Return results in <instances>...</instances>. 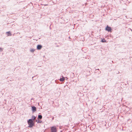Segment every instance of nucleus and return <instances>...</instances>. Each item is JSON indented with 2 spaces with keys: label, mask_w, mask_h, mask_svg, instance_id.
<instances>
[{
  "label": "nucleus",
  "mask_w": 132,
  "mask_h": 132,
  "mask_svg": "<svg viewBox=\"0 0 132 132\" xmlns=\"http://www.w3.org/2000/svg\"><path fill=\"white\" fill-rule=\"evenodd\" d=\"M51 132H56L57 130L55 126L52 127L51 128Z\"/></svg>",
  "instance_id": "f03ea898"
},
{
  "label": "nucleus",
  "mask_w": 132,
  "mask_h": 132,
  "mask_svg": "<svg viewBox=\"0 0 132 132\" xmlns=\"http://www.w3.org/2000/svg\"><path fill=\"white\" fill-rule=\"evenodd\" d=\"M37 121V122H37V121Z\"/></svg>",
  "instance_id": "ddd939ff"
},
{
  "label": "nucleus",
  "mask_w": 132,
  "mask_h": 132,
  "mask_svg": "<svg viewBox=\"0 0 132 132\" xmlns=\"http://www.w3.org/2000/svg\"><path fill=\"white\" fill-rule=\"evenodd\" d=\"M2 50V49L1 48H0V50Z\"/></svg>",
  "instance_id": "f8f14e48"
},
{
  "label": "nucleus",
  "mask_w": 132,
  "mask_h": 132,
  "mask_svg": "<svg viewBox=\"0 0 132 132\" xmlns=\"http://www.w3.org/2000/svg\"><path fill=\"white\" fill-rule=\"evenodd\" d=\"M64 80L65 78L63 76H62V78H61L60 79V80L61 81H63Z\"/></svg>",
  "instance_id": "423d86ee"
},
{
  "label": "nucleus",
  "mask_w": 132,
  "mask_h": 132,
  "mask_svg": "<svg viewBox=\"0 0 132 132\" xmlns=\"http://www.w3.org/2000/svg\"><path fill=\"white\" fill-rule=\"evenodd\" d=\"M42 118V116L41 115H39L38 116V119H41Z\"/></svg>",
  "instance_id": "6e6552de"
},
{
  "label": "nucleus",
  "mask_w": 132,
  "mask_h": 132,
  "mask_svg": "<svg viewBox=\"0 0 132 132\" xmlns=\"http://www.w3.org/2000/svg\"><path fill=\"white\" fill-rule=\"evenodd\" d=\"M101 42H105L106 40L104 39H103L102 40Z\"/></svg>",
  "instance_id": "9d476101"
},
{
  "label": "nucleus",
  "mask_w": 132,
  "mask_h": 132,
  "mask_svg": "<svg viewBox=\"0 0 132 132\" xmlns=\"http://www.w3.org/2000/svg\"><path fill=\"white\" fill-rule=\"evenodd\" d=\"M28 122L29 125V127H32L34 124L33 121L31 119H29L28 121Z\"/></svg>",
  "instance_id": "f257e3e1"
},
{
  "label": "nucleus",
  "mask_w": 132,
  "mask_h": 132,
  "mask_svg": "<svg viewBox=\"0 0 132 132\" xmlns=\"http://www.w3.org/2000/svg\"><path fill=\"white\" fill-rule=\"evenodd\" d=\"M42 46L40 45H38L37 46V48L38 50H40L42 48Z\"/></svg>",
  "instance_id": "20e7f679"
},
{
  "label": "nucleus",
  "mask_w": 132,
  "mask_h": 132,
  "mask_svg": "<svg viewBox=\"0 0 132 132\" xmlns=\"http://www.w3.org/2000/svg\"><path fill=\"white\" fill-rule=\"evenodd\" d=\"M32 110L33 112H35L36 111V108L34 106L32 107Z\"/></svg>",
  "instance_id": "39448f33"
},
{
  "label": "nucleus",
  "mask_w": 132,
  "mask_h": 132,
  "mask_svg": "<svg viewBox=\"0 0 132 132\" xmlns=\"http://www.w3.org/2000/svg\"><path fill=\"white\" fill-rule=\"evenodd\" d=\"M105 30L111 32L112 31V29L111 28L107 26L105 28Z\"/></svg>",
  "instance_id": "7ed1b4c3"
},
{
  "label": "nucleus",
  "mask_w": 132,
  "mask_h": 132,
  "mask_svg": "<svg viewBox=\"0 0 132 132\" xmlns=\"http://www.w3.org/2000/svg\"><path fill=\"white\" fill-rule=\"evenodd\" d=\"M6 33L7 34V35L8 36H11V33L10 31L7 32Z\"/></svg>",
  "instance_id": "0eeeda50"
},
{
  "label": "nucleus",
  "mask_w": 132,
  "mask_h": 132,
  "mask_svg": "<svg viewBox=\"0 0 132 132\" xmlns=\"http://www.w3.org/2000/svg\"><path fill=\"white\" fill-rule=\"evenodd\" d=\"M35 51V50L34 49H32L31 50V51L32 52H33Z\"/></svg>",
  "instance_id": "9b49d317"
},
{
  "label": "nucleus",
  "mask_w": 132,
  "mask_h": 132,
  "mask_svg": "<svg viewBox=\"0 0 132 132\" xmlns=\"http://www.w3.org/2000/svg\"><path fill=\"white\" fill-rule=\"evenodd\" d=\"M36 117L34 116H32V119L33 120H34L35 119H36Z\"/></svg>",
  "instance_id": "1a4fd4ad"
}]
</instances>
